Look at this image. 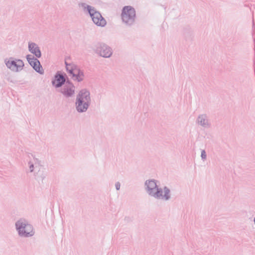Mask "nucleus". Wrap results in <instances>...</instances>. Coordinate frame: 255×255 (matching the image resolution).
<instances>
[{
  "mask_svg": "<svg viewBox=\"0 0 255 255\" xmlns=\"http://www.w3.org/2000/svg\"><path fill=\"white\" fill-rule=\"evenodd\" d=\"M155 179H148L144 182L145 190L147 194L157 200L167 201L171 199V190L167 186L159 187Z\"/></svg>",
  "mask_w": 255,
  "mask_h": 255,
  "instance_id": "1",
  "label": "nucleus"
},
{
  "mask_svg": "<svg viewBox=\"0 0 255 255\" xmlns=\"http://www.w3.org/2000/svg\"><path fill=\"white\" fill-rule=\"evenodd\" d=\"M91 103V94L87 89H82L76 96L75 107L79 113L87 112Z\"/></svg>",
  "mask_w": 255,
  "mask_h": 255,
  "instance_id": "2",
  "label": "nucleus"
},
{
  "mask_svg": "<svg viewBox=\"0 0 255 255\" xmlns=\"http://www.w3.org/2000/svg\"><path fill=\"white\" fill-rule=\"evenodd\" d=\"M15 226L18 235L20 237H31L35 234L32 225L25 219L20 218L15 223Z\"/></svg>",
  "mask_w": 255,
  "mask_h": 255,
  "instance_id": "3",
  "label": "nucleus"
},
{
  "mask_svg": "<svg viewBox=\"0 0 255 255\" xmlns=\"http://www.w3.org/2000/svg\"><path fill=\"white\" fill-rule=\"evenodd\" d=\"M121 17L123 22L127 26L133 24L135 18V10L131 6H125L123 8Z\"/></svg>",
  "mask_w": 255,
  "mask_h": 255,
  "instance_id": "4",
  "label": "nucleus"
},
{
  "mask_svg": "<svg viewBox=\"0 0 255 255\" xmlns=\"http://www.w3.org/2000/svg\"><path fill=\"white\" fill-rule=\"evenodd\" d=\"M4 62L6 67L14 72L21 71L24 66V64L22 60L16 59L13 57L5 58L4 60Z\"/></svg>",
  "mask_w": 255,
  "mask_h": 255,
  "instance_id": "5",
  "label": "nucleus"
},
{
  "mask_svg": "<svg viewBox=\"0 0 255 255\" xmlns=\"http://www.w3.org/2000/svg\"><path fill=\"white\" fill-rule=\"evenodd\" d=\"M94 50L97 54L104 58H110L113 54L112 48L102 42L96 44Z\"/></svg>",
  "mask_w": 255,
  "mask_h": 255,
  "instance_id": "6",
  "label": "nucleus"
},
{
  "mask_svg": "<svg viewBox=\"0 0 255 255\" xmlns=\"http://www.w3.org/2000/svg\"><path fill=\"white\" fill-rule=\"evenodd\" d=\"M60 93L66 98H72L75 94V86L72 82L67 80L61 87Z\"/></svg>",
  "mask_w": 255,
  "mask_h": 255,
  "instance_id": "7",
  "label": "nucleus"
},
{
  "mask_svg": "<svg viewBox=\"0 0 255 255\" xmlns=\"http://www.w3.org/2000/svg\"><path fill=\"white\" fill-rule=\"evenodd\" d=\"M26 57L28 63L36 72L41 75L44 74V70L39 61L37 59L38 58L34 57L30 54L26 55Z\"/></svg>",
  "mask_w": 255,
  "mask_h": 255,
  "instance_id": "8",
  "label": "nucleus"
},
{
  "mask_svg": "<svg viewBox=\"0 0 255 255\" xmlns=\"http://www.w3.org/2000/svg\"><path fill=\"white\" fill-rule=\"evenodd\" d=\"M65 77L63 74L57 72L54 76V79L51 82L52 84L56 88L62 87L66 82Z\"/></svg>",
  "mask_w": 255,
  "mask_h": 255,
  "instance_id": "9",
  "label": "nucleus"
},
{
  "mask_svg": "<svg viewBox=\"0 0 255 255\" xmlns=\"http://www.w3.org/2000/svg\"><path fill=\"white\" fill-rule=\"evenodd\" d=\"M197 124L204 128H210L211 123L206 114L199 115L196 120Z\"/></svg>",
  "mask_w": 255,
  "mask_h": 255,
  "instance_id": "10",
  "label": "nucleus"
},
{
  "mask_svg": "<svg viewBox=\"0 0 255 255\" xmlns=\"http://www.w3.org/2000/svg\"><path fill=\"white\" fill-rule=\"evenodd\" d=\"M79 5L83 8L84 11H87L89 14L90 17L93 20L98 12L96 8L84 2L79 3Z\"/></svg>",
  "mask_w": 255,
  "mask_h": 255,
  "instance_id": "11",
  "label": "nucleus"
},
{
  "mask_svg": "<svg viewBox=\"0 0 255 255\" xmlns=\"http://www.w3.org/2000/svg\"><path fill=\"white\" fill-rule=\"evenodd\" d=\"M28 49L31 53L35 56V57H41V52L40 48L36 43L31 42H28Z\"/></svg>",
  "mask_w": 255,
  "mask_h": 255,
  "instance_id": "12",
  "label": "nucleus"
},
{
  "mask_svg": "<svg viewBox=\"0 0 255 255\" xmlns=\"http://www.w3.org/2000/svg\"><path fill=\"white\" fill-rule=\"evenodd\" d=\"M84 73L83 70L80 69L79 67L76 69L74 74L71 77L74 81L78 82H81L83 81L84 79Z\"/></svg>",
  "mask_w": 255,
  "mask_h": 255,
  "instance_id": "13",
  "label": "nucleus"
},
{
  "mask_svg": "<svg viewBox=\"0 0 255 255\" xmlns=\"http://www.w3.org/2000/svg\"><path fill=\"white\" fill-rule=\"evenodd\" d=\"M93 22L97 26L104 27L106 25L107 22L105 19L102 16L99 11H98L97 14L93 19Z\"/></svg>",
  "mask_w": 255,
  "mask_h": 255,
  "instance_id": "14",
  "label": "nucleus"
},
{
  "mask_svg": "<svg viewBox=\"0 0 255 255\" xmlns=\"http://www.w3.org/2000/svg\"><path fill=\"white\" fill-rule=\"evenodd\" d=\"M65 64L66 71L69 76L71 77L78 66L73 62H68L67 59L65 60Z\"/></svg>",
  "mask_w": 255,
  "mask_h": 255,
  "instance_id": "15",
  "label": "nucleus"
},
{
  "mask_svg": "<svg viewBox=\"0 0 255 255\" xmlns=\"http://www.w3.org/2000/svg\"><path fill=\"white\" fill-rule=\"evenodd\" d=\"M35 179L38 181V182H41L43 183V180L46 177V175L43 171H40V169L39 172H37L36 174H35Z\"/></svg>",
  "mask_w": 255,
  "mask_h": 255,
  "instance_id": "16",
  "label": "nucleus"
},
{
  "mask_svg": "<svg viewBox=\"0 0 255 255\" xmlns=\"http://www.w3.org/2000/svg\"><path fill=\"white\" fill-rule=\"evenodd\" d=\"M30 161L32 162V163L35 165V168L36 169H38V172H39V170L40 169V167L41 166V161L35 157H33V159L30 160Z\"/></svg>",
  "mask_w": 255,
  "mask_h": 255,
  "instance_id": "17",
  "label": "nucleus"
},
{
  "mask_svg": "<svg viewBox=\"0 0 255 255\" xmlns=\"http://www.w3.org/2000/svg\"><path fill=\"white\" fill-rule=\"evenodd\" d=\"M28 165L29 171L30 172H34V173H35L36 172H38V169H36V168H35V165L32 163V162L29 161L28 162Z\"/></svg>",
  "mask_w": 255,
  "mask_h": 255,
  "instance_id": "18",
  "label": "nucleus"
},
{
  "mask_svg": "<svg viewBox=\"0 0 255 255\" xmlns=\"http://www.w3.org/2000/svg\"><path fill=\"white\" fill-rule=\"evenodd\" d=\"M201 157L203 160H205L206 159L207 154H206V152L205 150H202L201 154Z\"/></svg>",
  "mask_w": 255,
  "mask_h": 255,
  "instance_id": "19",
  "label": "nucleus"
},
{
  "mask_svg": "<svg viewBox=\"0 0 255 255\" xmlns=\"http://www.w3.org/2000/svg\"><path fill=\"white\" fill-rule=\"evenodd\" d=\"M115 187L117 190H119L121 187V184L119 182H117L115 183Z\"/></svg>",
  "mask_w": 255,
  "mask_h": 255,
  "instance_id": "20",
  "label": "nucleus"
}]
</instances>
